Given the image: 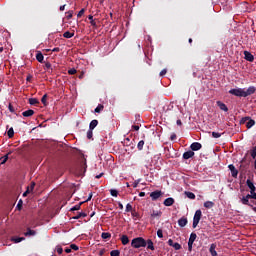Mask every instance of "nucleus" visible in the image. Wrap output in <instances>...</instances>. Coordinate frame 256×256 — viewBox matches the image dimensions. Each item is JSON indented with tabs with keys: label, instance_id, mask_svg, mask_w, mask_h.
I'll use <instances>...</instances> for the list:
<instances>
[{
	"label": "nucleus",
	"instance_id": "obj_57",
	"mask_svg": "<svg viewBox=\"0 0 256 256\" xmlns=\"http://www.w3.org/2000/svg\"><path fill=\"white\" fill-rule=\"evenodd\" d=\"M92 198H93V194H90L86 201H91Z\"/></svg>",
	"mask_w": 256,
	"mask_h": 256
},
{
	"label": "nucleus",
	"instance_id": "obj_53",
	"mask_svg": "<svg viewBox=\"0 0 256 256\" xmlns=\"http://www.w3.org/2000/svg\"><path fill=\"white\" fill-rule=\"evenodd\" d=\"M27 195H29V190H26L24 193H23V197H27Z\"/></svg>",
	"mask_w": 256,
	"mask_h": 256
},
{
	"label": "nucleus",
	"instance_id": "obj_17",
	"mask_svg": "<svg viewBox=\"0 0 256 256\" xmlns=\"http://www.w3.org/2000/svg\"><path fill=\"white\" fill-rule=\"evenodd\" d=\"M179 227H185L187 225V218H180L178 220Z\"/></svg>",
	"mask_w": 256,
	"mask_h": 256
},
{
	"label": "nucleus",
	"instance_id": "obj_62",
	"mask_svg": "<svg viewBox=\"0 0 256 256\" xmlns=\"http://www.w3.org/2000/svg\"><path fill=\"white\" fill-rule=\"evenodd\" d=\"M88 19L90 20V21H93V16H88Z\"/></svg>",
	"mask_w": 256,
	"mask_h": 256
},
{
	"label": "nucleus",
	"instance_id": "obj_7",
	"mask_svg": "<svg viewBox=\"0 0 256 256\" xmlns=\"http://www.w3.org/2000/svg\"><path fill=\"white\" fill-rule=\"evenodd\" d=\"M168 245L170 247H173L176 251H179V249H181V244L177 243V242H173L172 239L168 240Z\"/></svg>",
	"mask_w": 256,
	"mask_h": 256
},
{
	"label": "nucleus",
	"instance_id": "obj_16",
	"mask_svg": "<svg viewBox=\"0 0 256 256\" xmlns=\"http://www.w3.org/2000/svg\"><path fill=\"white\" fill-rule=\"evenodd\" d=\"M195 155V152L189 150L183 154V159H191Z\"/></svg>",
	"mask_w": 256,
	"mask_h": 256
},
{
	"label": "nucleus",
	"instance_id": "obj_54",
	"mask_svg": "<svg viewBox=\"0 0 256 256\" xmlns=\"http://www.w3.org/2000/svg\"><path fill=\"white\" fill-rule=\"evenodd\" d=\"M132 127L134 128V131H139V126L134 125V126H132Z\"/></svg>",
	"mask_w": 256,
	"mask_h": 256
},
{
	"label": "nucleus",
	"instance_id": "obj_28",
	"mask_svg": "<svg viewBox=\"0 0 256 256\" xmlns=\"http://www.w3.org/2000/svg\"><path fill=\"white\" fill-rule=\"evenodd\" d=\"M33 189H35V182H32L31 185L27 187L26 191H29V193H33Z\"/></svg>",
	"mask_w": 256,
	"mask_h": 256
},
{
	"label": "nucleus",
	"instance_id": "obj_4",
	"mask_svg": "<svg viewBox=\"0 0 256 256\" xmlns=\"http://www.w3.org/2000/svg\"><path fill=\"white\" fill-rule=\"evenodd\" d=\"M195 239H197V234L192 233L190 235L189 241H188V249L191 251L193 249V243H195Z\"/></svg>",
	"mask_w": 256,
	"mask_h": 256
},
{
	"label": "nucleus",
	"instance_id": "obj_25",
	"mask_svg": "<svg viewBox=\"0 0 256 256\" xmlns=\"http://www.w3.org/2000/svg\"><path fill=\"white\" fill-rule=\"evenodd\" d=\"M36 59H37V61H39V63H43V59H45V57L43 56L42 53H38L36 55Z\"/></svg>",
	"mask_w": 256,
	"mask_h": 256
},
{
	"label": "nucleus",
	"instance_id": "obj_30",
	"mask_svg": "<svg viewBox=\"0 0 256 256\" xmlns=\"http://www.w3.org/2000/svg\"><path fill=\"white\" fill-rule=\"evenodd\" d=\"M29 103L30 105H37V103H39V100H37V98H30Z\"/></svg>",
	"mask_w": 256,
	"mask_h": 256
},
{
	"label": "nucleus",
	"instance_id": "obj_32",
	"mask_svg": "<svg viewBox=\"0 0 256 256\" xmlns=\"http://www.w3.org/2000/svg\"><path fill=\"white\" fill-rule=\"evenodd\" d=\"M110 238H111V234H109L107 232L102 233V239H110Z\"/></svg>",
	"mask_w": 256,
	"mask_h": 256
},
{
	"label": "nucleus",
	"instance_id": "obj_43",
	"mask_svg": "<svg viewBox=\"0 0 256 256\" xmlns=\"http://www.w3.org/2000/svg\"><path fill=\"white\" fill-rule=\"evenodd\" d=\"M69 75H75V73H77V70L75 68H71L70 70H68Z\"/></svg>",
	"mask_w": 256,
	"mask_h": 256
},
{
	"label": "nucleus",
	"instance_id": "obj_9",
	"mask_svg": "<svg viewBox=\"0 0 256 256\" xmlns=\"http://www.w3.org/2000/svg\"><path fill=\"white\" fill-rule=\"evenodd\" d=\"M201 147H202L201 143L194 142L191 144L190 149H192V151H199Z\"/></svg>",
	"mask_w": 256,
	"mask_h": 256
},
{
	"label": "nucleus",
	"instance_id": "obj_52",
	"mask_svg": "<svg viewBox=\"0 0 256 256\" xmlns=\"http://www.w3.org/2000/svg\"><path fill=\"white\" fill-rule=\"evenodd\" d=\"M138 185H139V181H135V182L133 183V187H134V189H135V188H137V187H138Z\"/></svg>",
	"mask_w": 256,
	"mask_h": 256
},
{
	"label": "nucleus",
	"instance_id": "obj_46",
	"mask_svg": "<svg viewBox=\"0 0 256 256\" xmlns=\"http://www.w3.org/2000/svg\"><path fill=\"white\" fill-rule=\"evenodd\" d=\"M92 137H93V130H89V131L87 132V138H88V139H92Z\"/></svg>",
	"mask_w": 256,
	"mask_h": 256
},
{
	"label": "nucleus",
	"instance_id": "obj_45",
	"mask_svg": "<svg viewBox=\"0 0 256 256\" xmlns=\"http://www.w3.org/2000/svg\"><path fill=\"white\" fill-rule=\"evenodd\" d=\"M251 157H252V159H255V157H256V147H254V148L252 149Z\"/></svg>",
	"mask_w": 256,
	"mask_h": 256
},
{
	"label": "nucleus",
	"instance_id": "obj_38",
	"mask_svg": "<svg viewBox=\"0 0 256 256\" xmlns=\"http://www.w3.org/2000/svg\"><path fill=\"white\" fill-rule=\"evenodd\" d=\"M157 236L159 237V239H163V230L159 229L157 231Z\"/></svg>",
	"mask_w": 256,
	"mask_h": 256
},
{
	"label": "nucleus",
	"instance_id": "obj_61",
	"mask_svg": "<svg viewBox=\"0 0 256 256\" xmlns=\"http://www.w3.org/2000/svg\"><path fill=\"white\" fill-rule=\"evenodd\" d=\"M118 205L120 209H123V205L121 204V202H119Z\"/></svg>",
	"mask_w": 256,
	"mask_h": 256
},
{
	"label": "nucleus",
	"instance_id": "obj_31",
	"mask_svg": "<svg viewBox=\"0 0 256 256\" xmlns=\"http://www.w3.org/2000/svg\"><path fill=\"white\" fill-rule=\"evenodd\" d=\"M185 195L188 197V199H195V194L192 192H185Z\"/></svg>",
	"mask_w": 256,
	"mask_h": 256
},
{
	"label": "nucleus",
	"instance_id": "obj_42",
	"mask_svg": "<svg viewBox=\"0 0 256 256\" xmlns=\"http://www.w3.org/2000/svg\"><path fill=\"white\" fill-rule=\"evenodd\" d=\"M129 211H133V206H131V204L126 205V212L129 213Z\"/></svg>",
	"mask_w": 256,
	"mask_h": 256
},
{
	"label": "nucleus",
	"instance_id": "obj_12",
	"mask_svg": "<svg viewBox=\"0 0 256 256\" xmlns=\"http://www.w3.org/2000/svg\"><path fill=\"white\" fill-rule=\"evenodd\" d=\"M245 120L248 121L246 124L247 129H251V127H253L255 125V120H253L249 117H246Z\"/></svg>",
	"mask_w": 256,
	"mask_h": 256
},
{
	"label": "nucleus",
	"instance_id": "obj_3",
	"mask_svg": "<svg viewBox=\"0 0 256 256\" xmlns=\"http://www.w3.org/2000/svg\"><path fill=\"white\" fill-rule=\"evenodd\" d=\"M201 215L202 212L201 210H197L195 212L194 218H193V228L195 229V227H197L199 225V221H201Z\"/></svg>",
	"mask_w": 256,
	"mask_h": 256
},
{
	"label": "nucleus",
	"instance_id": "obj_50",
	"mask_svg": "<svg viewBox=\"0 0 256 256\" xmlns=\"http://www.w3.org/2000/svg\"><path fill=\"white\" fill-rule=\"evenodd\" d=\"M79 209H81V206L80 205H76L74 206L71 211H79Z\"/></svg>",
	"mask_w": 256,
	"mask_h": 256
},
{
	"label": "nucleus",
	"instance_id": "obj_26",
	"mask_svg": "<svg viewBox=\"0 0 256 256\" xmlns=\"http://www.w3.org/2000/svg\"><path fill=\"white\" fill-rule=\"evenodd\" d=\"M73 35H75V34L67 31L63 34V37H65L66 39H71V37H73Z\"/></svg>",
	"mask_w": 256,
	"mask_h": 256
},
{
	"label": "nucleus",
	"instance_id": "obj_18",
	"mask_svg": "<svg viewBox=\"0 0 256 256\" xmlns=\"http://www.w3.org/2000/svg\"><path fill=\"white\" fill-rule=\"evenodd\" d=\"M217 248V245L211 244L210 245V253L212 256H217V251L215 250Z\"/></svg>",
	"mask_w": 256,
	"mask_h": 256
},
{
	"label": "nucleus",
	"instance_id": "obj_37",
	"mask_svg": "<svg viewBox=\"0 0 256 256\" xmlns=\"http://www.w3.org/2000/svg\"><path fill=\"white\" fill-rule=\"evenodd\" d=\"M212 137H214V139H219V137H221V133H219V132H212Z\"/></svg>",
	"mask_w": 256,
	"mask_h": 256
},
{
	"label": "nucleus",
	"instance_id": "obj_44",
	"mask_svg": "<svg viewBox=\"0 0 256 256\" xmlns=\"http://www.w3.org/2000/svg\"><path fill=\"white\" fill-rule=\"evenodd\" d=\"M21 207H23V200H19L17 204V209H19V211H21Z\"/></svg>",
	"mask_w": 256,
	"mask_h": 256
},
{
	"label": "nucleus",
	"instance_id": "obj_14",
	"mask_svg": "<svg viewBox=\"0 0 256 256\" xmlns=\"http://www.w3.org/2000/svg\"><path fill=\"white\" fill-rule=\"evenodd\" d=\"M247 187H249L250 189V193H255V184H253V182H251V180H247L246 181Z\"/></svg>",
	"mask_w": 256,
	"mask_h": 256
},
{
	"label": "nucleus",
	"instance_id": "obj_8",
	"mask_svg": "<svg viewBox=\"0 0 256 256\" xmlns=\"http://www.w3.org/2000/svg\"><path fill=\"white\" fill-rule=\"evenodd\" d=\"M255 91V86H250L247 90L244 89V97H249V95H253Z\"/></svg>",
	"mask_w": 256,
	"mask_h": 256
},
{
	"label": "nucleus",
	"instance_id": "obj_6",
	"mask_svg": "<svg viewBox=\"0 0 256 256\" xmlns=\"http://www.w3.org/2000/svg\"><path fill=\"white\" fill-rule=\"evenodd\" d=\"M244 59L250 63H253V61H255V56H253V54H251L249 51H244Z\"/></svg>",
	"mask_w": 256,
	"mask_h": 256
},
{
	"label": "nucleus",
	"instance_id": "obj_27",
	"mask_svg": "<svg viewBox=\"0 0 256 256\" xmlns=\"http://www.w3.org/2000/svg\"><path fill=\"white\" fill-rule=\"evenodd\" d=\"M145 145V141L141 140L138 142L137 149L139 151L143 150V146Z\"/></svg>",
	"mask_w": 256,
	"mask_h": 256
},
{
	"label": "nucleus",
	"instance_id": "obj_36",
	"mask_svg": "<svg viewBox=\"0 0 256 256\" xmlns=\"http://www.w3.org/2000/svg\"><path fill=\"white\" fill-rule=\"evenodd\" d=\"M110 255H111V256H119V255H120V252H119V250H112V251L110 252Z\"/></svg>",
	"mask_w": 256,
	"mask_h": 256
},
{
	"label": "nucleus",
	"instance_id": "obj_15",
	"mask_svg": "<svg viewBox=\"0 0 256 256\" xmlns=\"http://www.w3.org/2000/svg\"><path fill=\"white\" fill-rule=\"evenodd\" d=\"M173 203H175V199H173V198H167L164 200L165 207H171V205H173Z\"/></svg>",
	"mask_w": 256,
	"mask_h": 256
},
{
	"label": "nucleus",
	"instance_id": "obj_20",
	"mask_svg": "<svg viewBox=\"0 0 256 256\" xmlns=\"http://www.w3.org/2000/svg\"><path fill=\"white\" fill-rule=\"evenodd\" d=\"M249 199H251V195L250 194H248L247 196L243 197L241 199L243 205H249Z\"/></svg>",
	"mask_w": 256,
	"mask_h": 256
},
{
	"label": "nucleus",
	"instance_id": "obj_64",
	"mask_svg": "<svg viewBox=\"0 0 256 256\" xmlns=\"http://www.w3.org/2000/svg\"><path fill=\"white\" fill-rule=\"evenodd\" d=\"M53 51H54V52H55V51H59V48H54Z\"/></svg>",
	"mask_w": 256,
	"mask_h": 256
},
{
	"label": "nucleus",
	"instance_id": "obj_41",
	"mask_svg": "<svg viewBox=\"0 0 256 256\" xmlns=\"http://www.w3.org/2000/svg\"><path fill=\"white\" fill-rule=\"evenodd\" d=\"M110 193H111L112 197H117V195H118V192L115 189L110 190Z\"/></svg>",
	"mask_w": 256,
	"mask_h": 256
},
{
	"label": "nucleus",
	"instance_id": "obj_29",
	"mask_svg": "<svg viewBox=\"0 0 256 256\" xmlns=\"http://www.w3.org/2000/svg\"><path fill=\"white\" fill-rule=\"evenodd\" d=\"M12 241L15 243H21V241H25L24 237L12 238Z\"/></svg>",
	"mask_w": 256,
	"mask_h": 256
},
{
	"label": "nucleus",
	"instance_id": "obj_22",
	"mask_svg": "<svg viewBox=\"0 0 256 256\" xmlns=\"http://www.w3.org/2000/svg\"><path fill=\"white\" fill-rule=\"evenodd\" d=\"M214 205H215V203H213L212 201H206V202L204 203V207H205L206 209H211V208L214 207Z\"/></svg>",
	"mask_w": 256,
	"mask_h": 256
},
{
	"label": "nucleus",
	"instance_id": "obj_1",
	"mask_svg": "<svg viewBox=\"0 0 256 256\" xmlns=\"http://www.w3.org/2000/svg\"><path fill=\"white\" fill-rule=\"evenodd\" d=\"M131 246L134 249H141V247H147V241L143 237H137L132 240Z\"/></svg>",
	"mask_w": 256,
	"mask_h": 256
},
{
	"label": "nucleus",
	"instance_id": "obj_34",
	"mask_svg": "<svg viewBox=\"0 0 256 256\" xmlns=\"http://www.w3.org/2000/svg\"><path fill=\"white\" fill-rule=\"evenodd\" d=\"M13 135H15V131L13 130V128H10L8 130V137L11 139V137H13Z\"/></svg>",
	"mask_w": 256,
	"mask_h": 256
},
{
	"label": "nucleus",
	"instance_id": "obj_23",
	"mask_svg": "<svg viewBox=\"0 0 256 256\" xmlns=\"http://www.w3.org/2000/svg\"><path fill=\"white\" fill-rule=\"evenodd\" d=\"M122 245H127L129 243V237L127 235H123L121 237Z\"/></svg>",
	"mask_w": 256,
	"mask_h": 256
},
{
	"label": "nucleus",
	"instance_id": "obj_33",
	"mask_svg": "<svg viewBox=\"0 0 256 256\" xmlns=\"http://www.w3.org/2000/svg\"><path fill=\"white\" fill-rule=\"evenodd\" d=\"M9 159V154H6L4 157H2V165H5V163H7V160Z\"/></svg>",
	"mask_w": 256,
	"mask_h": 256
},
{
	"label": "nucleus",
	"instance_id": "obj_40",
	"mask_svg": "<svg viewBox=\"0 0 256 256\" xmlns=\"http://www.w3.org/2000/svg\"><path fill=\"white\" fill-rule=\"evenodd\" d=\"M103 109V105H98L96 108H95V113H99L101 110Z\"/></svg>",
	"mask_w": 256,
	"mask_h": 256
},
{
	"label": "nucleus",
	"instance_id": "obj_24",
	"mask_svg": "<svg viewBox=\"0 0 256 256\" xmlns=\"http://www.w3.org/2000/svg\"><path fill=\"white\" fill-rule=\"evenodd\" d=\"M146 246H147L148 249H151V251L155 250V247L153 246V241H151V240H148L146 242Z\"/></svg>",
	"mask_w": 256,
	"mask_h": 256
},
{
	"label": "nucleus",
	"instance_id": "obj_49",
	"mask_svg": "<svg viewBox=\"0 0 256 256\" xmlns=\"http://www.w3.org/2000/svg\"><path fill=\"white\" fill-rule=\"evenodd\" d=\"M56 251L59 255H61V253H63V248H61L60 246L56 247Z\"/></svg>",
	"mask_w": 256,
	"mask_h": 256
},
{
	"label": "nucleus",
	"instance_id": "obj_21",
	"mask_svg": "<svg viewBox=\"0 0 256 256\" xmlns=\"http://www.w3.org/2000/svg\"><path fill=\"white\" fill-rule=\"evenodd\" d=\"M98 124H99V122L97 120H92L90 122V126H89L90 131H93V129H95V127H97Z\"/></svg>",
	"mask_w": 256,
	"mask_h": 256
},
{
	"label": "nucleus",
	"instance_id": "obj_48",
	"mask_svg": "<svg viewBox=\"0 0 256 256\" xmlns=\"http://www.w3.org/2000/svg\"><path fill=\"white\" fill-rule=\"evenodd\" d=\"M85 15V9H81L77 15V17H83Z\"/></svg>",
	"mask_w": 256,
	"mask_h": 256
},
{
	"label": "nucleus",
	"instance_id": "obj_47",
	"mask_svg": "<svg viewBox=\"0 0 256 256\" xmlns=\"http://www.w3.org/2000/svg\"><path fill=\"white\" fill-rule=\"evenodd\" d=\"M70 249H73L74 251H79V247L75 244H71Z\"/></svg>",
	"mask_w": 256,
	"mask_h": 256
},
{
	"label": "nucleus",
	"instance_id": "obj_59",
	"mask_svg": "<svg viewBox=\"0 0 256 256\" xmlns=\"http://www.w3.org/2000/svg\"><path fill=\"white\" fill-rule=\"evenodd\" d=\"M60 11H65V5L60 6Z\"/></svg>",
	"mask_w": 256,
	"mask_h": 256
},
{
	"label": "nucleus",
	"instance_id": "obj_19",
	"mask_svg": "<svg viewBox=\"0 0 256 256\" xmlns=\"http://www.w3.org/2000/svg\"><path fill=\"white\" fill-rule=\"evenodd\" d=\"M34 113H35V111H33V110H26L22 113V115H23V117H31L34 115Z\"/></svg>",
	"mask_w": 256,
	"mask_h": 256
},
{
	"label": "nucleus",
	"instance_id": "obj_60",
	"mask_svg": "<svg viewBox=\"0 0 256 256\" xmlns=\"http://www.w3.org/2000/svg\"><path fill=\"white\" fill-rule=\"evenodd\" d=\"M102 175H103V173H100L99 175L96 176V179H101Z\"/></svg>",
	"mask_w": 256,
	"mask_h": 256
},
{
	"label": "nucleus",
	"instance_id": "obj_5",
	"mask_svg": "<svg viewBox=\"0 0 256 256\" xmlns=\"http://www.w3.org/2000/svg\"><path fill=\"white\" fill-rule=\"evenodd\" d=\"M162 196H163V192L159 190L150 193V197L152 201H157V199H159V197H162Z\"/></svg>",
	"mask_w": 256,
	"mask_h": 256
},
{
	"label": "nucleus",
	"instance_id": "obj_55",
	"mask_svg": "<svg viewBox=\"0 0 256 256\" xmlns=\"http://www.w3.org/2000/svg\"><path fill=\"white\" fill-rule=\"evenodd\" d=\"M65 253H71V248H66Z\"/></svg>",
	"mask_w": 256,
	"mask_h": 256
},
{
	"label": "nucleus",
	"instance_id": "obj_10",
	"mask_svg": "<svg viewBox=\"0 0 256 256\" xmlns=\"http://www.w3.org/2000/svg\"><path fill=\"white\" fill-rule=\"evenodd\" d=\"M228 167L232 173V177H237V175H239V171L235 169V166L233 164H230Z\"/></svg>",
	"mask_w": 256,
	"mask_h": 256
},
{
	"label": "nucleus",
	"instance_id": "obj_63",
	"mask_svg": "<svg viewBox=\"0 0 256 256\" xmlns=\"http://www.w3.org/2000/svg\"><path fill=\"white\" fill-rule=\"evenodd\" d=\"M177 125H181V120H177Z\"/></svg>",
	"mask_w": 256,
	"mask_h": 256
},
{
	"label": "nucleus",
	"instance_id": "obj_39",
	"mask_svg": "<svg viewBox=\"0 0 256 256\" xmlns=\"http://www.w3.org/2000/svg\"><path fill=\"white\" fill-rule=\"evenodd\" d=\"M41 102L43 103V105H47V94H45L42 99Z\"/></svg>",
	"mask_w": 256,
	"mask_h": 256
},
{
	"label": "nucleus",
	"instance_id": "obj_2",
	"mask_svg": "<svg viewBox=\"0 0 256 256\" xmlns=\"http://www.w3.org/2000/svg\"><path fill=\"white\" fill-rule=\"evenodd\" d=\"M230 95H234L235 97H245V89L243 88H234L229 90Z\"/></svg>",
	"mask_w": 256,
	"mask_h": 256
},
{
	"label": "nucleus",
	"instance_id": "obj_51",
	"mask_svg": "<svg viewBox=\"0 0 256 256\" xmlns=\"http://www.w3.org/2000/svg\"><path fill=\"white\" fill-rule=\"evenodd\" d=\"M164 75H167V69H163V70L160 72V77H163Z\"/></svg>",
	"mask_w": 256,
	"mask_h": 256
},
{
	"label": "nucleus",
	"instance_id": "obj_58",
	"mask_svg": "<svg viewBox=\"0 0 256 256\" xmlns=\"http://www.w3.org/2000/svg\"><path fill=\"white\" fill-rule=\"evenodd\" d=\"M71 17H73V13L68 12V19H71Z\"/></svg>",
	"mask_w": 256,
	"mask_h": 256
},
{
	"label": "nucleus",
	"instance_id": "obj_13",
	"mask_svg": "<svg viewBox=\"0 0 256 256\" xmlns=\"http://www.w3.org/2000/svg\"><path fill=\"white\" fill-rule=\"evenodd\" d=\"M162 214L163 212H161L160 210H153L151 212V217L152 219H156L157 217H161Z\"/></svg>",
	"mask_w": 256,
	"mask_h": 256
},
{
	"label": "nucleus",
	"instance_id": "obj_11",
	"mask_svg": "<svg viewBox=\"0 0 256 256\" xmlns=\"http://www.w3.org/2000/svg\"><path fill=\"white\" fill-rule=\"evenodd\" d=\"M216 103H217L219 109H221V111H225V112L229 111V108H227V105H225V103H223L221 101H217Z\"/></svg>",
	"mask_w": 256,
	"mask_h": 256
},
{
	"label": "nucleus",
	"instance_id": "obj_35",
	"mask_svg": "<svg viewBox=\"0 0 256 256\" xmlns=\"http://www.w3.org/2000/svg\"><path fill=\"white\" fill-rule=\"evenodd\" d=\"M26 237L27 236H31V235H36V232L34 230L29 229L26 233H25Z\"/></svg>",
	"mask_w": 256,
	"mask_h": 256
},
{
	"label": "nucleus",
	"instance_id": "obj_56",
	"mask_svg": "<svg viewBox=\"0 0 256 256\" xmlns=\"http://www.w3.org/2000/svg\"><path fill=\"white\" fill-rule=\"evenodd\" d=\"M139 197H145V192H140Z\"/></svg>",
	"mask_w": 256,
	"mask_h": 256
}]
</instances>
